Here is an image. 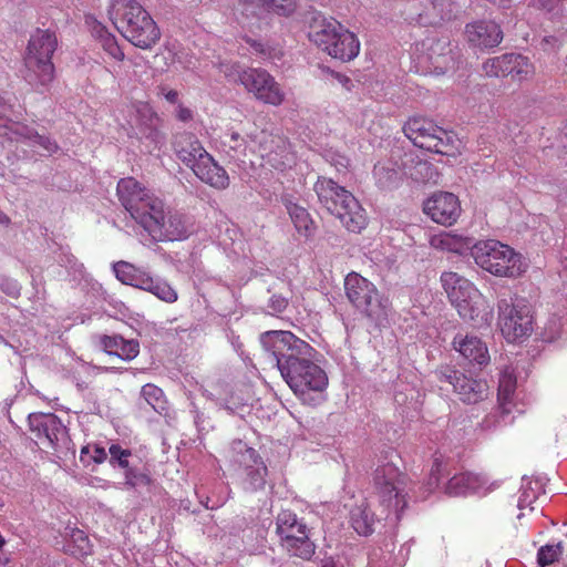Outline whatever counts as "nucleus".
Returning <instances> with one entry per match:
<instances>
[{"label": "nucleus", "instance_id": "f257e3e1", "mask_svg": "<svg viewBox=\"0 0 567 567\" xmlns=\"http://www.w3.org/2000/svg\"><path fill=\"white\" fill-rule=\"evenodd\" d=\"M111 16L123 37L140 49H152L161 39L156 22L136 0H113Z\"/></svg>", "mask_w": 567, "mask_h": 567}, {"label": "nucleus", "instance_id": "f03ea898", "mask_svg": "<svg viewBox=\"0 0 567 567\" xmlns=\"http://www.w3.org/2000/svg\"><path fill=\"white\" fill-rule=\"evenodd\" d=\"M315 192L320 204L351 233H361L367 226V215L351 192L333 179L319 177Z\"/></svg>", "mask_w": 567, "mask_h": 567}, {"label": "nucleus", "instance_id": "7ed1b4c3", "mask_svg": "<svg viewBox=\"0 0 567 567\" xmlns=\"http://www.w3.org/2000/svg\"><path fill=\"white\" fill-rule=\"evenodd\" d=\"M116 194L123 207L131 217L148 234H152V223L158 224L166 217L164 202L145 188L133 177L121 178Z\"/></svg>", "mask_w": 567, "mask_h": 567}, {"label": "nucleus", "instance_id": "20e7f679", "mask_svg": "<svg viewBox=\"0 0 567 567\" xmlns=\"http://www.w3.org/2000/svg\"><path fill=\"white\" fill-rule=\"evenodd\" d=\"M472 257L477 266L495 277L514 279L527 270V264L519 252L495 239L475 243Z\"/></svg>", "mask_w": 567, "mask_h": 567}, {"label": "nucleus", "instance_id": "39448f33", "mask_svg": "<svg viewBox=\"0 0 567 567\" xmlns=\"http://www.w3.org/2000/svg\"><path fill=\"white\" fill-rule=\"evenodd\" d=\"M56 45V37L49 30H37L29 40L24 56V79L40 92L54 79L52 56Z\"/></svg>", "mask_w": 567, "mask_h": 567}, {"label": "nucleus", "instance_id": "423d86ee", "mask_svg": "<svg viewBox=\"0 0 567 567\" xmlns=\"http://www.w3.org/2000/svg\"><path fill=\"white\" fill-rule=\"evenodd\" d=\"M315 349L299 355L297 360L286 364L281 375L293 391V393L309 405H317V399L313 393H322L328 386V377L326 372L312 361Z\"/></svg>", "mask_w": 567, "mask_h": 567}, {"label": "nucleus", "instance_id": "0eeeda50", "mask_svg": "<svg viewBox=\"0 0 567 567\" xmlns=\"http://www.w3.org/2000/svg\"><path fill=\"white\" fill-rule=\"evenodd\" d=\"M309 39L331 58L349 62L358 56L360 41L336 19L323 18L311 25Z\"/></svg>", "mask_w": 567, "mask_h": 567}, {"label": "nucleus", "instance_id": "6e6552de", "mask_svg": "<svg viewBox=\"0 0 567 567\" xmlns=\"http://www.w3.org/2000/svg\"><path fill=\"white\" fill-rule=\"evenodd\" d=\"M440 280L450 302L462 319L473 321L485 311V297L467 278L455 271H444Z\"/></svg>", "mask_w": 567, "mask_h": 567}, {"label": "nucleus", "instance_id": "1a4fd4ad", "mask_svg": "<svg viewBox=\"0 0 567 567\" xmlns=\"http://www.w3.org/2000/svg\"><path fill=\"white\" fill-rule=\"evenodd\" d=\"M406 476L392 463L378 466L373 474L372 497L380 506V515L399 514L406 506Z\"/></svg>", "mask_w": 567, "mask_h": 567}, {"label": "nucleus", "instance_id": "9d476101", "mask_svg": "<svg viewBox=\"0 0 567 567\" xmlns=\"http://www.w3.org/2000/svg\"><path fill=\"white\" fill-rule=\"evenodd\" d=\"M402 130L404 135L420 148L447 156L454 154L452 134L432 120L413 116L405 122Z\"/></svg>", "mask_w": 567, "mask_h": 567}, {"label": "nucleus", "instance_id": "9b49d317", "mask_svg": "<svg viewBox=\"0 0 567 567\" xmlns=\"http://www.w3.org/2000/svg\"><path fill=\"white\" fill-rule=\"evenodd\" d=\"M262 349L272 355L276 368L282 372L286 364L311 350V346L287 330H269L259 337Z\"/></svg>", "mask_w": 567, "mask_h": 567}, {"label": "nucleus", "instance_id": "f8f14e48", "mask_svg": "<svg viewBox=\"0 0 567 567\" xmlns=\"http://www.w3.org/2000/svg\"><path fill=\"white\" fill-rule=\"evenodd\" d=\"M497 308L501 332L508 342L520 341L530 336L533 317L528 306L501 299Z\"/></svg>", "mask_w": 567, "mask_h": 567}, {"label": "nucleus", "instance_id": "ddd939ff", "mask_svg": "<svg viewBox=\"0 0 567 567\" xmlns=\"http://www.w3.org/2000/svg\"><path fill=\"white\" fill-rule=\"evenodd\" d=\"M346 295L349 301L370 318L384 313L377 287L357 272H350L344 279Z\"/></svg>", "mask_w": 567, "mask_h": 567}, {"label": "nucleus", "instance_id": "4468645a", "mask_svg": "<svg viewBox=\"0 0 567 567\" xmlns=\"http://www.w3.org/2000/svg\"><path fill=\"white\" fill-rule=\"evenodd\" d=\"M238 80L249 93L265 104L279 106L286 99L280 84L264 69L248 68L239 73Z\"/></svg>", "mask_w": 567, "mask_h": 567}, {"label": "nucleus", "instance_id": "2eb2a0df", "mask_svg": "<svg viewBox=\"0 0 567 567\" xmlns=\"http://www.w3.org/2000/svg\"><path fill=\"white\" fill-rule=\"evenodd\" d=\"M424 213L436 224L451 226L461 216V204L452 193L437 192L424 202Z\"/></svg>", "mask_w": 567, "mask_h": 567}, {"label": "nucleus", "instance_id": "dca6fc26", "mask_svg": "<svg viewBox=\"0 0 567 567\" xmlns=\"http://www.w3.org/2000/svg\"><path fill=\"white\" fill-rule=\"evenodd\" d=\"M28 422L31 433L47 447H54L66 433L65 426L53 413H31Z\"/></svg>", "mask_w": 567, "mask_h": 567}, {"label": "nucleus", "instance_id": "f3484780", "mask_svg": "<svg viewBox=\"0 0 567 567\" xmlns=\"http://www.w3.org/2000/svg\"><path fill=\"white\" fill-rule=\"evenodd\" d=\"M441 380L453 385L460 400L465 403H477L487 395L488 386L485 381L470 378L458 371L447 369Z\"/></svg>", "mask_w": 567, "mask_h": 567}, {"label": "nucleus", "instance_id": "a211bd4d", "mask_svg": "<svg viewBox=\"0 0 567 567\" xmlns=\"http://www.w3.org/2000/svg\"><path fill=\"white\" fill-rule=\"evenodd\" d=\"M465 39L467 43L477 49H492L503 40V31L494 21H474L465 27Z\"/></svg>", "mask_w": 567, "mask_h": 567}, {"label": "nucleus", "instance_id": "6ab92c4d", "mask_svg": "<svg viewBox=\"0 0 567 567\" xmlns=\"http://www.w3.org/2000/svg\"><path fill=\"white\" fill-rule=\"evenodd\" d=\"M237 11L245 17H257L261 12L289 17L297 9L296 0H237Z\"/></svg>", "mask_w": 567, "mask_h": 567}, {"label": "nucleus", "instance_id": "aec40b11", "mask_svg": "<svg viewBox=\"0 0 567 567\" xmlns=\"http://www.w3.org/2000/svg\"><path fill=\"white\" fill-rule=\"evenodd\" d=\"M152 225L153 229L150 236L156 241L181 240L189 234L185 216L168 208L166 217L158 224L152 223Z\"/></svg>", "mask_w": 567, "mask_h": 567}, {"label": "nucleus", "instance_id": "412c9836", "mask_svg": "<svg viewBox=\"0 0 567 567\" xmlns=\"http://www.w3.org/2000/svg\"><path fill=\"white\" fill-rule=\"evenodd\" d=\"M190 169L203 183L215 189L221 190L229 186L228 173L208 152L199 157L197 164H193Z\"/></svg>", "mask_w": 567, "mask_h": 567}, {"label": "nucleus", "instance_id": "4be33fe9", "mask_svg": "<svg viewBox=\"0 0 567 567\" xmlns=\"http://www.w3.org/2000/svg\"><path fill=\"white\" fill-rule=\"evenodd\" d=\"M453 347L471 363L485 365L489 362L488 349L476 336L457 333L454 337Z\"/></svg>", "mask_w": 567, "mask_h": 567}, {"label": "nucleus", "instance_id": "5701e85b", "mask_svg": "<svg viewBox=\"0 0 567 567\" xmlns=\"http://www.w3.org/2000/svg\"><path fill=\"white\" fill-rule=\"evenodd\" d=\"M173 147L177 157L190 168L193 164H197L199 157L207 153L199 140L189 132L176 134L174 136Z\"/></svg>", "mask_w": 567, "mask_h": 567}, {"label": "nucleus", "instance_id": "b1692460", "mask_svg": "<svg viewBox=\"0 0 567 567\" xmlns=\"http://www.w3.org/2000/svg\"><path fill=\"white\" fill-rule=\"evenodd\" d=\"M310 530L307 524L296 536L285 533V543L282 549L290 556L302 560H310L315 555L316 545L310 539Z\"/></svg>", "mask_w": 567, "mask_h": 567}, {"label": "nucleus", "instance_id": "393cba45", "mask_svg": "<svg viewBox=\"0 0 567 567\" xmlns=\"http://www.w3.org/2000/svg\"><path fill=\"white\" fill-rule=\"evenodd\" d=\"M487 481L484 476L473 472H462L452 476L445 485V493L450 496H463L482 488Z\"/></svg>", "mask_w": 567, "mask_h": 567}, {"label": "nucleus", "instance_id": "a878e982", "mask_svg": "<svg viewBox=\"0 0 567 567\" xmlns=\"http://www.w3.org/2000/svg\"><path fill=\"white\" fill-rule=\"evenodd\" d=\"M473 238L454 234L452 231H441L433 235L430 239V245L436 250L454 252L463 255L467 250L472 251Z\"/></svg>", "mask_w": 567, "mask_h": 567}, {"label": "nucleus", "instance_id": "bb28decb", "mask_svg": "<svg viewBox=\"0 0 567 567\" xmlns=\"http://www.w3.org/2000/svg\"><path fill=\"white\" fill-rule=\"evenodd\" d=\"M102 346L106 353L116 355L122 360H133L140 352V344L135 340H126L121 336H104Z\"/></svg>", "mask_w": 567, "mask_h": 567}, {"label": "nucleus", "instance_id": "cd10ccee", "mask_svg": "<svg viewBox=\"0 0 567 567\" xmlns=\"http://www.w3.org/2000/svg\"><path fill=\"white\" fill-rule=\"evenodd\" d=\"M116 278L124 285L143 289L151 282V275L142 268L127 261H118L113 266Z\"/></svg>", "mask_w": 567, "mask_h": 567}, {"label": "nucleus", "instance_id": "c85d7f7f", "mask_svg": "<svg viewBox=\"0 0 567 567\" xmlns=\"http://www.w3.org/2000/svg\"><path fill=\"white\" fill-rule=\"evenodd\" d=\"M350 523L359 535L369 536L374 532L375 515L367 501H362L351 509Z\"/></svg>", "mask_w": 567, "mask_h": 567}, {"label": "nucleus", "instance_id": "c756f323", "mask_svg": "<svg viewBox=\"0 0 567 567\" xmlns=\"http://www.w3.org/2000/svg\"><path fill=\"white\" fill-rule=\"evenodd\" d=\"M429 59L436 73H445L454 62L450 42L445 40L433 42L429 48Z\"/></svg>", "mask_w": 567, "mask_h": 567}, {"label": "nucleus", "instance_id": "7c9ffc66", "mask_svg": "<svg viewBox=\"0 0 567 567\" xmlns=\"http://www.w3.org/2000/svg\"><path fill=\"white\" fill-rule=\"evenodd\" d=\"M516 384L517 380L513 372L505 370L501 374L497 400L502 414H509L512 412Z\"/></svg>", "mask_w": 567, "mask_h": 567}, {"label": "nucleus", "instance_id": "2f4dec72", "mask_svg": "<svg viewBox=\"0 0 567 567\" xmlns=\"http://www.w3.org/2000/svg\"><path fill=\"white\" fill-rule=\"evenodd\" d=\"M306 523L290 509L281 511L276 517V534L279 537L280 546L285 543V533L296 536L303 528Z\"/></svg>", "mask_w": 567, "mask_h": 567}, {"label": "nucleus", "instance_id": "473e14b6", "mask_svg": "<svg viewBox=\"0 0 567 567\" xmlns=\"http://www.w3.org/2000/svg\"><path fill=\"white\" fill-rule=\"evenodd\" d=\"M285 206L297 231L305 237L311 236L316 227L308 210L291 200H286Z\"/></svg>", "mask_w": 567, "mask_h": 567}, {"label": "nucleus", "instance_id": "72a5a7b5", "mask_svg": "<svg viewBox=\"0 0 567 567\" xmlns=\"http://www.w3.org/2000/svg\"><path fill=\"white\" fill-rule=\"evenodd\" d=\"M233 450L236 452L235 463L243 471V476H248L257 466V460L264 461L260 454L241 441L234 442Z\"/></svg>", "mask_w": 567, "mask_h": 567}, {"label": "nucleus", "instance_id": "f704fd0d", "mask_svg": "<svg viewBox=\"0 0 567 567\" xmlns=\"http://www.w3.org/2000/svg\"><path fill=\"white\" fill-rule=\"evenodd\" d=\"M92 544L89 536L79 528H73L66 544V551L76 558H84L92 554Z\"/></svg>", "mask_w": 567, "mask_h": 567}, {"label": "nucleus", "instance_id": "c9c22d12", "mask_svg": "<svg viewBox=\"0 0 567 567\" xmlns=\"http://www.w3.org/2000/svg\"><path fill=\"white\" fill-rule=\"evenodd\" d=\"M256 470L241 477L243 489L247 493H256L262 491L266 486V478L268 476V467L264 461L257 460Z\"/></svg>", "mask_w": 567, "mask_h": 567}, {"label": "nucleus", "instance_id": "e433bc0d", "mask_svg": "<svg viewBox=\"0 0 567 567\" xmlns=\"http://www.w3.org/2000/svg\"><path fill=\"white\" fill-rule=\"evenodd\" d=\"M513 53L491 58L483 64L485 75L491 78H505L511 74Z\"/></svg>", "mask_w": 567, "mask_h": 567}, {"label": "nucleus", "instance_id": "4c0bfd02", "mask_svg": "<svg viewBox=\"0 0 567 567\" xmlns=\"http://www.w3.org/2000/svg\"><path fill=\"white\" fill-rule=\"evenodd\" d=\"M535 75V65L522 54L513 53L509 76L517 82L528 81Z\"/></svg>", "mask_w": 567, "mask_h": 567}, {"label": "nucleus", "instance_id": "58836bf2", "mask_svg": "<svg viewBox=\"0 0 567 567\" xmlns=\"http://www.w3.org/2000/svg\"><path fill=\"white\" fill-rule=\"evenodd\" d=\"M97 41L101 48L112 59L116 61H123L125 54L117 43V39L114 34L110 33L105 28L101 27L97 31Z\"/></svg>", "mask_w": 567, "mask_h": 567}, {"label": "nucleus", "instance_id": "ea45409f", "mask_svg": "<svg viewBox=\"0 0 567 567\" xmlns=\"http://www.w3.org/2000/svg\"><path fill=\"white\" fill-rule=\"evenodd\" d=\"M143 290L148 291L156 296L162 301L173 303L177 300L178 295L176 290L165 281H156L151 276V282L145 285Z\"/></svg>", "mask_w": 567, "mask_h": 567}, {"label": "nucleus", "instance_id": "a19ab883", "mask_svg": "<svg viewBox=\"0 0 567 567\" xmlns=\"http://www.w3.org/2000/svg\"><path fill=\"white\" fill-rule=\"evenodd\" d=\"M249 138L252 143L258 146V152L261 157H270L274 152L272 145L276 141L281 142L280 137L272 135L266 131H261L259 134H250Z\"/></svg>", "mask_w": 567, "mask_h": 567}, {"label": "nucleus", "instance_id": "79ce46f5", "mask_svg": "<svg viewBox=\"0 0 567 567\" xmlns=\"http://www.w3.org/2000/svg\"><path fill=\"white\" fill-rule=\"evenodd\" d=\"M125 484L132 488L146 487L153 484V478L148 472L127 467L124 472Z\"/></svg>", "mask_w": 567, "mask_h": 567}, {"label": "nucleus", "instance_id": "37998d69", "mask_svg": "<svg viewBox=\"0 0 567 567\" xmlns=\"http://www.w3.org/2000/svg\"><path fill=\"white\" fill-rule=\"evenodd\" d=\"M447 463L443 454L434 453L430 471V485L437 487L442 477L447 473Z\"/></svg>", "mask_w": 567, "mask_h": 567}, {"label": "nucleus", "instance_id": "c03bdc74", "mask_svg": "<svg viewBox=\"0 0 567 567\" xmlns=\"http://www.w3.org/2000/svg\"><path fill=\"white\" fill-rule=\"evenodd\" d=\"M561 554V543L556 545H545L542 546L537 553V561L542 567H545L556 561Z\"/></svg>", "mask_w": 567, "mask_h": 567}, {"label": "nucleus", "instance_id": "a18cd8bd", "mask_svg": "<svg viewBox=\"0 0 567 567\" xmlns=\"http://www.w3.org/2000/svg\"><path fill=\"white\" fill-rule=\"evenodd\" d=\"M109 453L111 465H117L123 470L130 467L128 458L132 456L131 450L122 449L118 444H112L109 447Z\"/></svg>", "mask_w": 567, "mask_h": 567}, {"label": "nucleus", "instance_id": "49530a36", "mask_svg": "<svg viewBox=\"0 0 567 567\" xmlns=\"http://www.w3.org/2000/svg\"><path fill=\"white\" fill-rule=\"evenodd\" d=\"M224 146L229 147L234 152H243L246 147V140L241 134L233 128L227 130L223 136Z\"/></svg>", "mask_w": 567, "mask_h": 567}, {"label": "nucleus", "instance_id": "de8ad7c7", "mask_svg": "<svg viewBox=\"0 0 567 567\" xmlns=\"http://www.w3.org/2000/svg\"><path fill=\"white\" fill-rule=\"evenodd\" d=\"M398 172L378 163L373 168V176L380 186H388L396 178Z\"/></svg>", "mask_w": 567, "mask_h": 567}, {"label": "nucleus", "instance_id": "09e8293b", "mask_svg": "<svg viewBox=\"0 0 567 567\" xmlns=\"http://www.w3.org/2000/svg\"><path fill=\"white\" fill-rule=\"evenodd\" d=\"M142 395L154 409L159 404L163 398V391L154 384H145L142 388Z\"/></svg>", "mask_w": 567, "mask_h": 567}, {"label": "nucleus", "instance_id": "8fccbe9b", "mask_svg": "<svg viewBox=\"0 0 567 567\" xmlns=\"http://www.w3.org/2000/svg\"><path fill=\"white\" fill-rule=\"evenodd\" d=\"M414 169L415 172L411 173V176L416 181L424 182L432 177L433 166L429 162L417 161Z\"/></svg>", "mask_w": 567, "mask_h": 567}, {"label": "nucleus", "instance_id": "3c124183", "mask_svg": "<svg viewBox=\"0 0 567 567\" xmlns=\"http://www.w3.org/2000/svg\"><path fill=\"white\" fill-rule=\"evenodd\" d=\"M92 461L95 463V464H102L106 461L107 458V453L105 451L104 447L97 445V444H93L92 445Z\"/></svg>", "mask_w": 567, "mask_h": 567}, {"label": "nucleus", "instance_id": "603ef678", "mask_svg": "<svg viewBox=\"0 0 567 567\" xmlns=\"http://www.w3.org/2000/svg\"><path fill=\"white\" fill-rule=\"evenodd\" d=\"M138 112L146 116L150 121V125L152 127H156L157 123L159 122V117L157 116V114L152 110V107H150L148 105H143Z\"/></svg>", "mask_w": 567, "mask_h": 567}, {"label": "nucleus", "instance_id": "864d4df0", "mask_svg": "<svg viewBox=\"0 0 567 567\" xmlns=\"http://www.w3.org/2000/svg\"><path fill=\"white\" fill-rule=\"evenodd\" d=\"M159 94L172 104L178 101V92L176 90L168 89L167 86H159Z\"/></svg>", "mask_w": 567, "mask_h": 567}, {"label": "nucleus", "instance_id": "5fc2aeb1", "mask_svg": "<svg viewBox=\"0 0 567 567\" xmlns=\"http://www.w3.org/2000/svg\"><path fill=\"white\" fill-rule=\"evenodd\" d=\"M288 306V301L287 299L285 298H281V297H278V296H272L271 297V308L275 310V311H284Z\"/></svg>", "mask_w": 567, "mask_h": 567}, {"label": "nucleus", "instance_id": "6e6d98bb", "mask_svg": "<svg viewBox=\"0 0 567 567\" xmlns=\"http://www.w3.org/2000/svg\"><path fill=\"white\" fill-rule=\"evenodd\" d=\"M38 143L49 153H53L58 150V145L44 136H38Z\"/></svg>", "mask_w": 567, "mask_h": 567}, {"label": "nucleus", "instance_id": "4d7b16f0", "mask_svg": "<svg viewBox=\"0 0 567 567\" xmlns=\"http://www.w3.org/2000/svg\"><path fill=\"white\" fill-rule=\"evenodd\" d=\"M177 118L182 122H188L193 118V113L189 109L179 105L177 109Z\"/></svg>", "mask_w": 567, "mask_h": 567}, {"label": "nucleus", "instance_id": "13d9d810", "mask_svg": "<svg viewBox=\"0 0 567 567\" xmlns=\"http://www.w3.org/2000/svg\"><path fill=\"white\" fill-rule=\"evenodd\" d=\"M535 483L538 485V482L535 481H528L526 482V485L523 487V496L525 497V501H528L529 503L533 502V499H536L538 496L536 493H533V495H529L528 489H533L532 484Z\"/></svg>", "mask_w": 567, "mask_h": 567}, {"label": "nucleus", "instance_id": "bf43d9fd", "mask_svg": "<svg viewBox=\"0 0 567 567\" xmlns=\"http://www.w3.org/2000/svg\"><path fill=\"white\" fill-rule=\"evenodd\" d=\"M248 43L251 45V48L255 50V52H257L261 55H267V50L261 42H258L255 40H248Z\"/></svg>", "mask_w": 567, "mask_h": 567}, {"label": "nucleus", "instance_id": "052dcab7", "mask_svg": "<svg viewBox=\"0 0 567 567\" xmlns=\"http://www.w3.org/2000/svg\"><path fill=\"white\" fill-rule=\"evenodd\" d=\"M92 452V445L87 444L81 449L80 457L83 461V456Z\"/></svg>", "mask_w": 567, "mask_h": 567}, {"label": "nucleus", "instance_id": "680f3d73", "mask_svg": "<svg viewBox=\"0 0 567 567\" xmlns=\"http://www.w3.org/2000/svg\"><path fill=\"white\" fill-rule=\"evenodd\" d=\"M10 221L9 217L4 214H0V223L8 224Z\"/></svg>", "mask_w": 567, "mask_h": 567}, {"label": "nucleus", "instance_id": "e2e57ef3", "mask_svg": "<svg viewBox=\"0 0 567 567\" xmlns=\"http://www.w3.org/2000/svg\"><path fill=\"white\" fill-rule=\"evenodd\" d=\"M338 79L341 83L346 84V83H349L350 82V79L347 78L346 75H338Z\"/></svg>", "mask_w": 567, "mask_h": 567}, {"label": "nucleus", "instance_id": "0e129e2a", "mask_svg": "<svg viewBox=\"0 0 567 567\" xmlns=\"http://www.w3.org/2000/svg\"><path fill=\"white\" fill-rule=\"evenodd\" d=\"M322 567H334L332 564H324Z\"/></svg>", "mask_w": 567, "mask_h": 567}, {"label": "nucleus", "instance_id": "69168bd1", "mask_svg": "<svg viewBox=\"0 0 567 567\" xmlns=\"http://www.w3.org/2000/svg\"><path fill=\"white\" fill-rule=\"evenodd\" d=\"M275 143H277V147H280L279 143L285 144L282 141L281 142L276 141Z\"/></svg>", "mask_w": 567, "mask_h": 567}, {"label": "nucleus", "instance_id": "338daca9", "mask_svg": "<svg viewBox=\"0 0 567 567\" xmlns=\"http://www.w3.org/2000/svg\"><path fill=\"white\" fill-rule=\"evenodd\" d=\"M2 506H3V503L0 502V508H2Z\"/></svg>", "mask_w": 567, "mask_h": 567}]
</instances>
